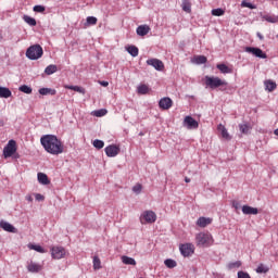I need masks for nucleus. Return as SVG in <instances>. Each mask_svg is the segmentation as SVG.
<instances>
[{
  "label": "nucleus",
  "instance_id": "f257e3e1",
  "mask_svg": "<svg viewBox=\"0 0 278 278\" xmlns=\"http://www.w3.org/2000/svg\"><path fill=\"white\" fill-rule=\"evenodd\" d=\"M40 142L45 151L51 155H60V153H64V146H62V141L53 135L42 136L40 138Z\"/></svg>",
  "mask_w": 278,
  "mask_h": 278
},
{
  "label": "nucleus",
  "instance_id": "f03ea898",
  "mask_svg": "<svg viewBox=\"0 0 278 278\" xmlns=\"http://www.w3.org/2000/svg\"><path fill=\"white\" fill-rule=\"evenodd\" d=\"M197 247L207 249L214 244V237L210 232H199L195 235Z\"/></svg>",
  "mask_w": 278,
  "mask_h": 278
},
{
  "label": "nucleus",
  "instance_id": "7ed1b4c3",
  "mask_svg": "<svg viewBox=\"0 0 278 278\" xmlns=\"http://www.w3.org/2000/svg\"><path fill=\"white\" fill-rule=\"evenodd\" d=\"M204 84L205 87L211 88V90H216V88L227 86V81L218 78L217 76H205Z\"/></svg>",
  "mask_w": 278,
  "mask_h": 278
},
{
  "label": "nucleus",
  "instance_id": "20e7f679",
  "mask_svg": "<svg viewBox=\"0 0 278 278\" xmlns=\"http://www.w3.org/2000/svg\"><path fill=\"white\" fill-rule=\"evenodd\" d=\"M43 53L45 51L40 45H34L26 50V58H28V60H40Z\"/></svg>",
  "mask_w": 278,
  "mask_h": 278
},
{
  "label": "nucleus",
  "instance_id": "39448f33",
  "mask_svg": "<svg viewBox=\"0 0 278 278\" xmlns=\"http://www.w3.org/2000/svg\"><path fill=\"white\" fill-rule=\"evenodd\" d=\"M155 220H157V215L153 211H144L140 215L141 225H152V223H155Z\"/></svg>",
  "mask_w": 278,
  "mask_h": 278
},
{
  "label": "nucleus",
  "instance_id": "423d86ee",
  "mask_svg": "<svg viewBox=\"0 0 278 278\" xmlns=\"http://www.w3.org/2000/svg\"><path fill=\"white\" fill-rule=\"evenodd\" d=\"M16 153V141L10 140L3 149V155L5 159L12 157Z\"/></svg>",
  "mask_w": 278,
  "mask_h": 278
},
{
  "label": "nucleus",
  "instance_id": "0eeeda50",
  "mask_svg": "<svg viewBox=\"0 0 278 278\" xmlns=\"http://www.w3.org/2000/svg\"><path fill=\"white\" fill-rule=\"evenodd\" d=\"M51 255L53 260H62L66 257V250L63 247L51 248Z\"/></svg>",
  "mask_w": 278,
  "mask_h": 278
},
{
  "label": "nucleus",
  "instance_id": "6e6552de",
  "mask_svg": "<svg viewBox=\"0 0 278 278\" xmlns=\"http://www.w3.org/2000/svg\"><path fill=\"white\" fill-rule=\"evenodd\" d=\"M181 255L184 257H190V255L194 254V244L192 243H185L179 247Z\"/></svg>",
  "mask_w": 278,
  "mask_h": 278
},
{
  "label": "nucleus",
  "instance_id": "1a4fd4ad",
  "mask_svg": "<svg viewBox=\"0 0 278 278\" xmlns=\"http://www.w3.org/2000/svg\"><path fill=\"white\" fill-rule=\"evenodd\" d=\"M247 53H251L255 58H260L261 60H266L267 55L262 51L260 48H253V47H247L245 48Z\"/></svg>",
  "mask_w": 278,
  "mask_h": 278
},
{
  "label": "nucleus",
  "instance_id": "9d476101",
  "mask_svg": "<svg viewBox=\"0 0 278 278\" xmlns=\"http://www.w3.org/2000/svg\"><path fill=\"white\" fill-rule=\"evenodd\" d=\"M184 125L187 129H199V122H197L192 116H186Z\"/></svg>",
  "mask_w": 278,
  "mask_h": 278
},
{
  "label": "nucleus",
  "instance_id": "9b49d317",
  "mask_svg": "<svg viewBox=\"0 0 278 278\" xmlns=\"http://www.w3.org/2000/svg\"><path fill=\"white\" fill-rule=\"evenodd\" d=\"M108 157H116V155H118V153H121V148H118V146L116 144H111V146H108L105 149H104Z\"/></svg>",
  "mask_w": 278,
  "mask_h": 278
},
{
  "label": "nucleus",
  "instance_id": "f8f14e48",
  "mask_svg": "<svg viewBox=\"0 0 278 278\" xmlns=\"http://www.w3.org/2000/svg\"><path fill=\"white\" fill-rule=\"evenodd\" d=\"M26 268L28 273L37 274L40 273V270H42V265L34 261H29L27 262Z\"/></svg>",
  "mask_w": 278,
  "mask_h": 278
},
{
  "label": "nucleus",
  "instance_id": "ddd939ff",
  "mask_svg": "<svg viewBox=\"0 0 278 278\" xmlns=\"http://www.w3.org/2000/svg\"><path fill=\"white\" fill-rule=\"evenodd\" d=\"M148 66H153L155 71H164V63L159 59L147 60Z\"/></svg>",
  "mask_w": 278,
  "mask_h": 278
},
{
  "label": "nucleus",
  "instance_id": "4468645a",
  "mask_svg": "<svg viewBox=\"0 0 278 278\" xmlns=\"http://www.w3.org/2000/svg\"><path fill=\"white\" fill-rule=\"evenodd\" d=\"M159 108L161 110H170V108H173V100L168 97L162 98L159 101Z\"/></svg>",
  "mask_w": 278,
  "mask_h": 278
},
{
  "label": "nucleus",
  "instance_id": "2eb2a0df",
  "mask_svg": "<svg viewBox=\"0 0 278 278\" xmlns=\"http://www.w3.org/2000/svg\"><path fill=\"white\" fill-rule=\"evenodd\" d=\"M242 212L247 216H251V215L257 216V214H260V210H257V207H253V206H249V205H243Z\"/></svg>",
  "mask_w": 278,
  "mask_h": 278
},
{
  "label": "nucleus",
  "instance_id": "dca6fc26",
  "mask_svg": "<svg viewBox=\"0 0 278 278\" xmlns=\"http://www.w3.org/2000/svg\"><path fill=\"white\" fill-rule=\"evenodd\" d=\"M0 228L9 233H16V229L12 226V224L5 220H0Z\"/></svg>",
  "mask_w": 278,
  "mask_h": 278
},
{
  "label": "nucleus",
  "instance_id": "f3484780",
  "mask_svg": "<svg viewBox=\"0 0 278 278\" xmlns=\"http://www.w3.org/2000/svg\"><path fill=\"white\" fill-rule=\"evenodd\" d=\"M197 225H198V227L205 228V227H207V225H212V218H210V217H200L197 220Z\"/></svg>",
  "mask_w": 278,
  "mask_h": 278
},
{
  "label": "nucleus",
  "instance_id": "a211bd4d",
  "mask_svg": "<svg viewBox=\"0 0 278 278\" xmlns=\"http://www.w3.org/2000/svg\"><path fill=\"white\" fill-rule=\"evenodd\" d=\"M37 179H38L39 184H42V186H49V184H50L49 177L45 173H38Z\"/></svg>",
  "mask_w": 278,
  "mask_h": 278
},
{
  "label": "nucleus",
  "instance_id": "6ab92c4d",
  "mask_svg": "<svg viewBox=\"0 0 278 278\" xmlns=\"http://www.w3.org/2000/svg\"><path fill=\"white\" fill-rule=\"evenodd\" d=\"M64 88L66 90H74V92H79L80 94H86V89L79 86L65 85Z\"/></svg>",
  "mask_w": 278,
  "mask_h": 278
},
{
  "label": "nucleus",
  "instance_id": "aec40b11",
  "mask_svg": "<svg viewBox=\"0 0 278 278\" xmlns=\"http://www.w3.org/2000/svg\"><path fill=\"white\" fill-rule=\"evenodd\" d=\"M12 91L7 87H0V99H10Z\"/></svg>",
  "mask_w": 278,
  "mask_h": 278
},
{
  "label": "nucleus",
  "instance_id": "412c9836",
  "mask_svg": "<svg viewBox=\"0 0 278 278\" xmlns=\"http://www.w3.org/2000/svg\"><path fill=\"white\" fill-rule=\"evenodd\" d=\"M192 64H205L207 58L205 55H195L191 59Z\"/></svg>",
  "mask_w": 278,
  "mask_h": 278
},
{
  "label": "nucleus",
  "instance_id": "4be33fe9",
  "mask_svg": "<svg viewBox=\"0 0 278 278\" xmlns=\"http://www.w3.org/2000/svg\"><path fill=\"white\" fill-rule=\"evenodd\" d=\"M217 129H218V131H220L222 137L225 138V140H230L231 139V136H229V132L227 131V128L223 124H219Z\"/></svg>",
  "mask_w": 278,
  "mask_h": 278
},
{
  "label": "nucleus",
  "instance_id": "5701e85b",
  "mask_svg": "<svg viewBox=\"0 0 278 278\" xmlns=\"http://www.w3.org/2000/svg\"><path fill=\"white\" fill-rule=\"evenodd\" d=\"M151 31V28L147 25H141L137 28V35L138 36H147Z\"/></svg>",
  "mask_w": 278,
  "mask_h": 278
},
{
  "label": "nucleus",
  "instance_id": "b1692460",
  "mask_svg": "<svg viewBox=\"0 0 278 278\" xmlns=\"http://www.w3.org/2000/svg\"><path fill=\"white\" fill-rule=\"evenodd\" d=\"M56 91L55 89H51V88H40L39 89V94H41L42 97H47L48 94H51V97L55 96Z\"/></svg>",
  "mask_w": 278,
  "mask_h": 278
},
{
  "label": "nucleus",
  "instance_id": "393cba45",
  "mask_svg": "<svg viewBox=\"0 0 278 278\" xmlns=\"http://www.w3.org/2000/svg\"><path fill=\"white\" fill-rule=\"evenodd\" d=\"M122 262L126 266H136V260L129 256H122Z\"/></svg>",
  "mask_w": 278,
  "mask_h": 278
},
{
  "label": "nucleus",
  "instance_id": "a878e982",
  "mask_svg": "<svg viewBox=\"0 0 278 278\" xmlns=\"http://www.w3.org/2000/svg\"><path fill=\"white\" fill-rule=\"evenodd\" d=\"M126 51H128V53H129L132 58H138V53H139L138 47H136V46H128V47L126 48Z\"/></svg>",
  "mask_w": 278,
  "mask_h": 278
},
{
  "label": "nucleus",
  "instance_id": "bb28decb",
  "mask_svg": "<svg viewBox=\"0 0 278 278\" xmlns=\"http://www.w3.org/2000/svg\"><path fill=\"white\" fill-rule=\"evenodd\" d=\"M217 68L218 71H220V73H223L224 75H227L229 73H232V70L229 68V66H227L226 64H217Z\"/></svg>",
  "mask_w": 278,
  "mask_h": 278
},
{
  "label": "nucleus",
  "instance_id": "cd10ccee",
  "mask_svg": "<svg viewBox=\"0 0 278 278\" xmlns=\"http://www.w3.org/2000/svg\"><path fill=\"white\" fill-rule=\"evenodd\" d=\"M181 8L184 10V12L190 13L192 12V5L190 4V0H182V4Z\"/></svg>",
  "mask_w": 278,
  "mask_h": 278
},
{
  "label": "nucleus",
  "instance_id": "c85d7f7f",
  "mask_svg": "<svg viewBox=\"0 0 278 278\" xmlns=\"http://www.w3.org/2000/svg\"><path fill=\"white\" fill-rule=\"evenodd\" d=\"M262 18L264 21H267V23H278V16L277 15L266 14V15H263Z\"/></svg>",
  "mask_w": 278,
  "mask_h": 278
},
{
  "label": "nucleus",
  "instance_id": "c756f323",
  "mask_svg": "<svg viewBox=\"0 0 278 278\" xmlns=\"http://www.w3.org/2000/svg\"><path fill=\"white\" fill-rule=\"evenodd\" d=\"M46 75H53V73H58V65H48L45 70Z\"/></svg>",
  "mask_w": 278,
  "mask_h": 278
},
{
  "label": "nucleus",
  "instance_id": "7c9ffc66",
  "mask_svg": "<svg viewBox=\"0 0 278 278\" xmlns=\"http://www.w3.org/2000/svg\"><path fill=\"white\" fill-rule=\"evenodd\" d=\"M265 88L268 90V92H273L277 88V84L273 80L265 81Z\"/></svg>",
  "mask_w": 278,
  "mask_h": 278
},
{
  "label": "nucleus",
  "instance_id": "2f4dec72",
  "mask_svg": "<svg viewBox=\"0 0 278 278\" xmlns=\"http://www.w3.org/2000/svg\"><path fill=\"white\" fill-rule=\"evenodd\" d=\"M28 249H30V251H37V253H47V251H45V248L31 243L28 244Z\"/></svg>",
  "mask_w": 278,
  "mask_h": 278
},
{
  "label": "nucleus",
  "instance_id": "473e14b6",
  "mask_svg": "<svg viewBox=\"0 0 278 278\" xmlns=\"http://www.w3.org/2000/svg\"><path fill=\"white\" fill-rule=\"evenodd\" d=\"M20 92H24V94H31V92H34V89H31V87L27 86V85H22L18 88Z\"/></svg>",
  "mask_w": 278,
  "mask_h": 278
},
{
  "label": "nucleus",
  "instance_id": "72a5a7b5",
  "mask_svg": "<svg viewBox=\"0 0 278 278\" xmlns=\"http://www.w3.org/2000/svg\"><path fill=\"white\" fill-rule=\"evenodd\" d=\"M23 20L27 23V25H30V27H36V18L24 15Z\"/></svg>",
  "mask_w": 278,
  "mask_h": 278
},
{
  "label": "nucleus",
  "instance_id": "f704fd0d",
  "mask_svg": "<svg viewBox=\"0 0 278 278\" xmlns=\"http://www.w3.org/2000/svg\"><path fill=\"white\" fill-rule=\"evenodd\" d=\"M164 264L167 268H175L177 266V262L173 258L165 260Z\"/></svg>",
  "mask_w": 278,
  "mask_h": 278
},
{
  "label": "nucleus",
  "instance_id": "c9c22d12",
  "mask_svg": "<svg viewBox=\"0 0 278 278\" xmlns=\"http://www.w3.org/2000/svg\"><path fill=\"white\" fill-rule=\"evenodd\" d=\"M239 129L241 134H249V131H251V126H249V124H240Z\"/></svg>",
  "mask_w": 278,
  "mask_h": 278
},
{
  "label": "nucleus",
  "instance_id": "e433bc0d",
  "mask_svg": "<svg viewBox=\"0 0 278 278\" xmlns=\"http://www.w3.org/2000/svg\"><path fill=\"white\" fill-rule=\"evenodd\" d=\"M105 114H108V110L105 109L93 111V116H97V118H101V116H105Z\"/></svg>",
  "mask_w": 278,
  "mask_h": 278
},
{
  "label": "nucleus",
  "instance_id": "4c0bfd02",
  "mask_svg": "<svg viewBox=\"0 0 278 278\" xmlns=\"http://www.w3.org/2000/svg\"><path fill=\"white\" fill-rule=\"evenodd\" d=\"M241 8H249L250 10H256V5L252 4L251 2H247V0H243L241 2Z\"/></svg>",
  "mask_w": 278,
  "mask_h": 278
},
{
  "label": "nucleus",
  "instance_id": "58836bf2",
  "mask_svg": "<svg viewBox=\"0 0 278 278\" xmlns=\"http://www.w3.org/2000/svg\"><path fill=\"white\" fill-rule=\"evenodd\" d=\"M137 90L139 94H147L149 92V87L147 85H141Z\"/></svg>",
  "mask_w": 278,
  "mask_h": 278
},
{
  "label": "nucleus",
  "instance_id": "ea45409f",
  "mask_svg": "<svg viewBox=\"0 0 278 278\" xmlns=\"http://www.w3.org/2000/svg\"><path fill=\"white\" fill-rule=\"evenodd\" d=\"M93 268L94 270H99V268H101V260L99 256H93Z\"/></svg>",
  "mask_w": 278,
  "mask_h": 278
},
{
  "label": "nucleus",
  "instance_id": "a19ab883",
  "mask_svg": "<svg viewBox=\"0 0 278 278\" xmlns=\"http://www.w3.org/2000/svg\"><path fill=\"white\" fill-rule=\"evenodd\" d=\"M241 266H242V263L240 261L228 264L229 270H233V268H240Z\"/></svg>",
  "mask_w": 278,
  "mask_h": 278
},
{
  "label": "nucleus",
  "instance_id": "79ce46f5",
  "mask_svg": "<svg viewBox=\"0 0 278 278\" xmlns=\"http://www.w3.org/2000/svg\"><path fill=\"white\" fill-rule=\"evenodd\" d=\"M93 147L96 149H103V147H105V142H103L102 140L96 139L93 141Z\"/></svg>",
  "mask_w": 278,
  "mask_h": 278
},
{
  "label": "nucleus",
  "instance_id": "37998d69",
  "mask_svg": "<svg viewBox=\"0 0 278 278\" xmlns=\"http://www.w3.org/2000/svg\"><path fill=\"white\" fill-rule=\"evenodd\" d=\"M224 14H225V10H223V9H213L212 10L213 16H223Z\"/></svg>",
  "mask_w": 278,
  "mask_h": 278
},
{
  "label": "nucleus",
  "instance_id": "c03bdc74",
  "mask_svg": "<svg viewBox=\"0 0 278 278\" xmlns=\"http://www.w3.org/2000/svg\"><path fill=\"white\" fill-rule=\"evenodd\" d=\"M132 192H135V194H140L142 192V185L137 184L132 187Z\"/></svg>",
  "mask_w": 278,
  "mask_h": 278
},
{
  "label": "nucleus",
  "instance_id": "a18cd8bd",
  "mask_svg": "<svg viewBox=\"0 0 278 278\" xmlns=\"http://www.w3.org/2000/svg\"><path fill=\"white\" fill-rule=\"evenodd\" d=\"M256 273H268V266H265L264 264L258 265Z\"/></svg>",
  "mask_w": 278,
  "mask_h": 278
},
{
  "label": "nucleus",
  "instance_id": "49530a36",
  "mask_svg": "<svg viewBox=\"0 0 278 278\" xmlns=\"http://www.w3.org/2000/svg\"><path fill=\"white\" fill-rule=\"evenodd\" d=\"M97 23V17L94 16H88L86 25H94Z\"/></svg>",
  "mask_w": 278,
  "mask_h": 278
},
{
  "label": "nucleus",
  "instance_id": "de8ad7c7",
  "mask_svg": "<svg viewBox=\"0 0 278 278\" xmlns=\"http://www.w3.org/2000/svg\"><path fill=\"white\" fill-rule=\"evenodd\" d=\"M238 278H251L249 273L245 271H238Z\"/></svg>",
  "mask_w": 278,
  "mask_h": 278
},
{
  "label": "nucleus",
  "instance_id": "09e8293b",
  "mask_svg": "<svg viewBox=\"0 0 278 278\" xmlns=\"http://www.w3.org/2000/svg\"><path fill=\"white\" fill-rule=\"evenodd\" d=\"M33 10H34V12L42 13V12H45V7H42V5H35Z\"/></svg>",
  "mask_w": 278,
  "mask_h": 278
},
{
  "label": "nucleus",
  "instance_id": "8fccbe9b",
  "mask_svg": "<svg viewBox=\"0 0 278 278\" xmlns=\"http://www.w3.org/2000/svg\"><path fill=\"white\" fill-rule=\"evenodd\" d=\"M35 199H36V201H45V195H42L40 193H36Z\"/></svg>",
  "mask_w": 278,
  "mask_h": 278
},
{
  "label": "nucleus",
  "instance_id": "3c124183",
  "mask_svg": "<svg viewBox=\"0 0 278 278\" xmlns=\"http://www.w3.org/2000/svg\"><path fill=\"white\" fill-rule=\"evenodd\" d=\"M232 206L235 207V210H240V202L233 201Z\"/></svg>",
  "mask_w": 278,
  "mask_h": 278
},
{
  "label": "nucleus",
  "instance_id": "603ef678",
  "mask_svg": "<svg viewBox=\"0 0 278 278\" xmlns=\"http://www.w3.org/2000/svg\"><path fill=\"white\" fill-rule=\"evenodd\" d=\"M100 86H103L104 88H108V86H110V83L102 80L100 81Z\"/></svg>",
  "mask_w": 278,
  "mask_h": 278
},
{
  "label": "nucleus",
  "instance_id": "864d4df0",
  "mask_svg": "<svg viewBox=\"0 0 278 278\" xmlns=\"http://www.w3.org/2000/svg\"><path fill=\"white\" fill-rule=\"evenodd\" d=\"M214 278H225V276L220 275V274H215Z\"/></svg>",
  "mask_w": 278,
  "mask_h": 278
},
{
  "label": "nucleus",
  "instance_id": "5fc2aeb1",
  "mask_svg": "<svg viewBox=\"0 0 278 278\" xmlns=\"http://www.w3.org/2000/svg\"><path fill=\"white\" fill-rule=\"evenodd\" d=\"M26 200L31 203V201H34V198H31V195H27V197H26Z\"/></svg>",
  "mask_w": 278,
  "mask_h": 278
},
{
  "label": "nucleus",
  "instance_id": "6e6d98bb",
  "mask_svg": "<svg viewBox=\"0 0 278 278\" xmlns=\"http://www.w3.org/2000/svg\"><path fill=\"white\" fill-rule=\"evenodd\" d=\"M256 36L260 38V40H264V36H262L260 33H257Z\"/></svg>",
  "mask_w": 278,
  "mask_h": 278
},
{
  "label": "nucleus",
  "instance_id": "4d7b16f0",
  "mask_svg": "<svg viewBox=\"0 0 278 278\" xmlns=\"http://www.w3.org/2000/svg\"><path fill=\"white\" fill-rule=\"evenodd\" d=\"M186 184H190V178H185Z\"/></svg>",
  "mask_w": 278,
  "mask_h": 278
},
{
  "label": "nucleus",
  "instance_id": "13d9d810",
  "mask_svg": "<svg viewBox=\"0 0 278 278\" xmlns=\"http://www.w3.org/2000/svg\"><path fill=\"white\" fill-rule=\"evenodd\" d=\"M275 136H278V128L274 130Z\"/></svg>",
  "mask_w": 278,
  "mask_h": 278
},
{
  "label": "nucleus",
  "instance_id": "bf43d9fd",
  "mask_svg": "<svg viewBox=\"0 0 278 278\" xmlns=\"http://www.w3.org/2000/svg\"><path fill=\"white\" fill-rule=\"evenodd\" d=\"M1 38H2V37H1V35H0V40H1Z\"/></svg>",
  "mask_w": 278,
  "mask_h": 278
}]
</instances>
